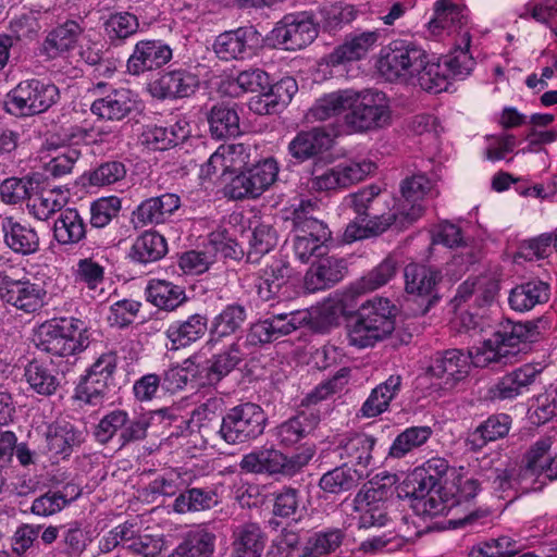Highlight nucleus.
<instances>
[{"instance_id":"nucleus-20","label":"nucleus","mask_w":557,"mask_h":557,"mask_svg":"<svg viewBox=\"0 0 557 557\" xmlns=\"http://www.w3.org/2000/svg\"><path fill=\"white\" fill-rule=\"evenodd\" d=\"M199 86L197 75L186 69L163 72L148 85L150 95L159 100L187 98L195 94Z\"/></svg>"},{"instance_id":"nucleus-1","label":"nucleus","mask_w":557,"mask_h":557,"mask_svg":"<svg viewBox=\"0 0 557 557\" xmlns=\"http://www.w3.org/2000/svg\"><path fill=\"white\" fill-rule=\"evenodd\" d=\"M432 182L422 173L407 176L400 183V197L384 199L387 212L376 214L366 226L356 222L348 224L344 237L355 242L372 236H379L395 226L405 230L418 221L424 212L422 201L432 189Z\"/></svg>"},{"instance_id":"nucleus-29","label":"nucleus","mask_w":557,"mask_h":557,"mask_svg":"<svg viewBox=\"0 0 557 557\" xmlns=\"http://www.w3.org/2000/svg\"><path fill=\"white\" fill-rule=\"evenodd\" d=\"M298 86L295 78L283 77L277 83L268 87L267 91L250 101V109L258 114H273L287 106L297 92Z\"/></svg>"},{"instance_id":"nucleus-9","label":"nucleus","mask_w":557,"mask_h":557,"mask_svg":"<svg viewBox=\"0 0 557 557\" xmlns=\"http://www.w3.org/2000/svg\"><path fill=\"white\" fill-rule=\"evenodd\" d=\"M46 289L25 275L18 276L13 267L0 271V299L25 313H35L46 304Z\"/></svg>"},{"instance_id":"nucleus-32","label":"nucleus","mask_w":557,"mask_h":557,"mask_svg":"<svg viewBox=\"0 0 557 557\" xmlns=\"http://www.w3.org/2000/svg\"><path fill=\"white\" fill-rule=\"evenodd\" d=\"M549 296V284L533 278L515 286L509 293L508 302L515 311L524 312L547 302Z\"/></svg>"},{"instance_id":"nucleus-28","label":"nucleus","mask_w":557,"mask_h":557,"mask_svg":"<svg viewBox=\"0 0 557 557\" xmlns=\"http://www.w3.org/2000/svg\"><path fill=\"white\" fill-rule=\"evenodd\" d=\"M181 207V198L176 194L165 193L144 200L134 211L141 226L162 224L169 221Z\"/></svg>"},{"instance_id":"nucleus-41","label":"nucleus","mask_w":557,"mask_h":557,"mask_svg":"<svg viewBox=\"0 0 557 557\" xmlns=\"http://www.w3.org/2000/svg\"><path fill=\"white\" fill-rule=\"evenodd\" d=\"M332 138L323 129L313 128L298 134L289 144L290 154L300 160L312 158L331 147Z\"/></svg>"},{"instance_id":"nucleus-4","label":"nucleus","mask_w":557,"mask_h":557,"mask_svg":"<svg viewBox=\"0 0 557 557\" xmlns=\"http://www.w3.org/2000/svg\"><path fill=\"white\" fill-rule=\"evenodd\" d=\"M60 100V90L51 82L32 78L20 82L8 95L7 111L17 116H34L48 111Z\"/></svg>"},{"instance_id":"nucleus-11","label":"nucleus","mask_w":557,"mask_h":557,"mask_svg":"<svg viewBox=\"0 0 557 557\" xmlns=\"http://www.w3.org/2000/svg\"><path fill=\"white\" fill-rule=\"evenodd\" d=\"M405 290L419 301V314H426L440 299L438 285L442 270L423 263H409L404 269Z\"/></svg>"},{"instance_id":"nucleus-15","label":"nucleus","mask_w":557,"mask_h":557,"mask_svg":"<svg viewBox=\"0 0 557 557\" xmlns=\"http://www.w3.org/2000/svg\"><path fill=\"white\" fill-rule=\"evenodd\" d=\"M380 39L381 32L379 29L347 34L342 44L320 59L319 65L337 67L360 61L377 46Z\"/></svg>"},{"instance_id":"nucleus-50","label":"nucleus","mask_w":557,"mask_h":557,"mask_svg":"<svg viewBox=\"0 0 557 557\" xmlns=\"http://www.w3.org/2000/svg\"><path fill=\"white\" fill-rule=\"evenodd\" d=\"M433 10L434 16L428 23L432 35H440L445 29L450 30L462 26L465 17L462 9L451 0H437Z\"/></svg>"},{"instance_id":"nucleus-45","label":"nucleus","mask_w":557,"mask_h":557,"mask_svg":"<svg viewBox=\"0 0 557 557\" xmlns=\"http://www.w3.org/2000/svg\"><path fill=\"white\" fill-rule=\"evenodd\" d=\"M355 91L345 89L325 94L311 107L309 113L317 121H325L350 110Z\"/></svg>"},{"instance_id":"nucleus-58","label":"nucleus","mask_w":557,"mask_h":557,"mask_svg":"<svg viewBox=\"0 0 557 557\" xmlns=\"http://www.w3.org/2000/svg\"><path fill=\"white\" fill-rule=\"evenodd\" d=\"M510 429V418L507 414H493L482 422L471 434V443L476 447L487 442L506 436Z\"/></svg>"},{"instance_id":"nucleus-6","label":"nucleus","mask_w":557,"mask_h":557,"mask_svg":"<svg viewBox=\"0 0 557 557\" xmlns=\"http://www.w3.org/2000/svg\"><path fill=\"white\" fill-rule=\"evenodd\" d=\"M312 457V449L286 456L273 446H262L244 455L239 467L247 473L292 476L306 467Z\"/></svg>"},{"instance_id":"nucleus-35","label":"nucleus","mask_w":557,"mask_h":557,"mask_svg":"<svg viewBox=\"0 0 557 557\" xmlns=\"http://www.w3.org/2000/svg\"><path fill=\"white\" fill-rule=\"evenodd\" d=\"M403 384L399 374L389 375L384 382L374 387L362 404L360 413L366 418H375L385 412L391 401L398 395Z\"/></svg>"},{"instance_id":"nucleus-64","label":"nucleus","mask_w":557,"mask_h":557,"mask_svg":"<svg viewBox=\"0 0 557 557\" xmlns=\"http://www.w3.org/2000/svg\"><path fill=\"white\" fill-rule=\"evenodd\" d=\"M301 495L298 488L283 486L273 493V515L280 518H293L299 510Z\"/></svg>"},{"instance_id":"nucleus-39","label":"nucleus","mask_w":557,"mask_h":557,"mask_svg":"<svg viewBox=\"0 0 557 557\" xmlns=\"http://www.w3.org/2000/svg\"><path fill=\"white\" fill-rule=\"evenodd\" d=\"M147 300L159 309L173 311L187 300L185 289L172 282L152 280L146 288Z\"/></svg>"},{"instance_id":"nucleus-51","label":"nucleus","mask_w":557,"mask_h":557,"mask_svg":"<svg viewBox=\"0 0 557 557\" xmlns=\"http://www.w3.org/2000/svg\"><path fill=\"white\" fill-rule=\"evenodd\" d=\"M437 486L435 479L428 474V471L416 468L397 487V493L400 498H407L411 504L434 493Z\"/></svg>"},{"instance_id":"nucleus-18","label":"nucleus","mask_w":557,"mask_h":557,"mask_svg":"<svg viewBox=\"0 0 557 557\" xmlns=\"http://www.w3.org/2000/svg\"><path fill=\"white\" fill-rule=\"evenodd\" d=\"M387 490L383 486H370L361 490L355 497V508L359 512L358 528H382L388 522Z\"/></svg>"},{"instance_id":"nucleus-34","label":"nucleus","mask_w":557,"mask_h":557,"mask_svg":"<svg viewBox=\"0 0 557 557\" xmlns=\"http://www.w3.org/2000/svg\"><path fill=\"white\" fill-rule=\"evenodd\" d=\"M87 235L84 218L75 208L63 209L53 224L54 239L63 246L81 244Z\"/></svg>"},{"instance_id":"nucleus-24","label":"nucleus","mask_w":557,"mask_h":557,"mask_svg":"<svg viewBox=\"0 0 557 557\" xmlns=\"http://www.w3.org/2000/svg\"><path fill=\"white\" fill-rule=\"evenodd\" d=\"M208 323L209 319L205 312H195L172 322L165 331L171 349L185 348L201 339L208 331Z\"/></svg>"},{"instance_id":"nucleus-10","label":"nucleus","mask_w":557,"mask_h":557,"mask_svg":"<svg viewBox=\"0 0 557 557\" xmlns=\"http://www.w3.org/2000/svg\"><path fill=\"white\" fill-rule=\"evenodd\" d=\"M391 110L386 95L377 90L355 92V100L345 114L346 125L354 132H367L388 124Z\"/></svg>"},{"instance_id":"nucleus-37","label":"nucleus","mask_w":557,"mask_h":557,"mask_svg":"<svg viewBox=\"0 0 557 557\" xmlns=\"http://www.w3.org/2000/svg\"><path fill=\"white\" fill-rule=\"evenodd\" d=\"M235 557H261L265 546V535L253 522L238 525L233 532Z\"/></svg>"},{"instance_id":"nucleus-22","label":"nucleus","mask_w":557,"mask_h":557,"mask_svg":"<svg viewBox=\"0 0 557 557\" xmlns=\"http://www.w3.org/2000/svg\"><path fill=\"white\" fill-rule=\"evenodd\" d=\"M292 272L288 261L282 257H272L257 273L258 296L264 301L277 298L289 282Z\"/></svg>"},{"instance_id":"nucleus-54","label":"nucleus","mask_w":557,"mask_h":557,"mask_svg":"<svg viewBox=\"0 0 557 557\" xmlns=\"http://www.w3.org/2000/svg\"><path fill=\"white\" fill-rule=\"evenodd\" d=\"M470 42V34L468 32L463 33L461 36V44L463 47L459 46L450 54L444 58L443 65L448 72L447 75H450L454 78L463 79L471 73L475 62L469 52Z\"/></svg>"},{"instance_id":"nucleus-49","label":"nucleus","mask_w":557,"mask_h":557,"mask_svg":"<svg viewBox=\"0 0 557 557\" xmlns=\"http://www.w3.org/2000/svg\"><path fill=\"white\" fill-rule=\"evenodd\" d=\"M138 17L129 12H116L109 15L103 24L109 42L119 46L139 30Z\"/></svg>"},{"instance_id":"nucleus-33","label":"nucleus","mask_w":557,"mask_h":557,"mask_svg":"<svg viewBox=\"0 0 557 557\" xmlns=\"http://www.w3.org/2000/svg\"><path fill=\"white\" fill-rule=\"evenodd\" d=\"M357 314L385 337L395 329L396 307L387 298L368 300L360 306Z\"/></svg>"},{"instance_id":"nucleus-27","label":"nucleus","mask_w":557,"mask_h":557,"mask_svg":"<svg viewBox=\"0 0 557 557\" xmlns=\"http://www.w3.org/2000/svg\"><path fill=\"white\" fill-rule=\"evenodd\" d=\"M44 435L47 450L63 459L70 457L74 448L78 447L84 441L83 433L64 420L49 423Z\"/></svg>"},{"instance_id":"nucleus-2","label":"nucleus","mask_w":557,"mask_h":557,"mask_svg":"<svg viewBox=\"0 0 557 557\" xmlns=\"http://www.w3.org/2000/svg\"><path fill=\"white\" fill-rule=\"evenodd\" d=\"M549 329L546 318H539L528 322L507 321L502 323L492 338L485 341L482 346L475 348L473 364L484 368L491 363H506L508 357L519 352L521 343L537 341L540 335Z\"/></svg>"},{"instance_id":"nucleus-55","label":"nucleus","mask_w":557,"mask_h":557,"mask_svg":"<svg viewBox=\"0 0 557 557\" xmlns=\"http://www.w3.org/2000/svg\"><path fill=\"white\" fill-rule=\"evenodd\" d=\"M112 380L85 374L75 388V398L90 406H100L109 398Z\"/></svg>"},{"instance_id":"nucleus-8","label":"nucleus","mask_w":557,"mask_h":557,"mask_svg":"<svg viewBox=\"0 0 557 557\" xmlns=\"http://www.w3.org/2000/svg\"><path fill=\"white\" fill-rule=\"evenodd\" d=\"M150 418L140 414L131 418L128 412L115 409L104 414L94 431L96 441L102 445L116 437L120 448L147 437Z\"/></svg>"},{"instance_id":"nucleus-23","label":"nucleus","mask_w":557,"mask_h":557,"mask_svg":"<svg viewBox=\"0 0 557 557\" xmlns=\"http://www.w3.org/2000/svg\"><path fill=\"white\" fill-rule=\"evenodd\" d=\"M376 438L362 432H350L342 435L336 444L335 451L342 460L348 463L367 469L373 459L372 451Z\"/></svg>"},{"instance_id":"nucleus-40","label":"nucleus","mask_w":557,"mask_h":557,"mask_svg":"<svg viewBox=\"0 0 557 557\" xmlns=\"http://www.w3.org/2000/svg\"><path fill=\"white\" fill-rule=\"evenodd\" d=\"M40 183L38 174L8 177L0 183V200L10 206L28 201L39 189Z\"/></svg>"},{"instance_id":"nucleus-19","label":"nucleus","mask_w":557,"mask_h":557,"mask_svg":"<svg viewBox=\"0 0 557 557\" xmlns=\"http://www.w3.org/2000/svg\"><path fill=\"white\" fill-rule=\"evenodd\" d=\"M544 368L539 363H524L503 375L491 388L493 398L513 399L529 393L535 384L541 383Z\"/></svg>"},{"instance_id":"nucleus-59","label":"nucleus","mask_w":557,"mask_h":557,"mask_svg":"<svg viewBox=\"0 0 557 557\" xmlns=\"http://www.w3.org/2000/svg\"><path fill=\"white\" fill-rule=\"evenodd\" d=\"M430 426H411L406 429L394 440L388 455L393 458H401L413 448L423 445L431 436Z\"/></svg>"},{"instance_id":"nucleus-42","label":"nucleus","mask_w":557,"mask_h":557,"mask_svg":"<svg viewBox=\"0 0 557 557\" xmlns=\"http://www.w3.org/2000/svg\"><path fill=\"white\" fill-rule=\"evenodd\" d=\"M245 355L239 341L232 343L225 350L213 355L208 360L209 366L206 374L208 382L210 384L220 382L244 360Z\"/></svg>"},{"instance_id":"nucleus-31","label":"nucleus","mask_w":557,"mask_h":557,"mask_svg":"<svg viewBox=\"0 0 557 557\" xmlns=\"http://www.w3.org/2000/svg\"><path fill=\"white\" fill-rule=\"evenodd\" d=\"M343 260L326 257L313 263L305 275L304 286L309 293L326 289L344 276Z\"/></svg>"},{"instance_id":"nucleus-16","label":"nucleus","mask_w":557,"mask_h":557,"mask_svg":"<svg viewBox=\"0 0 557 557\" xmlns=\"http://www.w3.org/2000/svg\"><path fill=\"white\" fill-rule=\"evenodd\" d=\"M173 58V49L161 39H143L135 44L126 61V72L140 76L162 69Z\"/></svg>"},{"instance_id":"nucleus-17","label":"nucleus","mask_w":557,"mask_h":557,"mask_svg":"<svg viewBox=\"0 0 557 557\" xmlns=\"http://www.w3.org/2000/svg\"><path fill=\"white\" fill-rule=\"evenodd\" d=\"M260 44V34L253 26H243L216 36L213 51L220 60H246Z\"/></svg>"},{"instance_id":"nucleus-48","label":"nucleus","mask_w":557,"mask_h":557,"mask_svg":"<svg viewBox=\"0 0 557 557\" xmlns=\"http://www.w3.org/2000/svg\"><path fill=\"white\" fill-rule=\"evenodd\" d=\"M218 503L215 490L211 487H190L180 493L174 500L173 509L178 513L201 511L214 507Z\"/></svg>"},{"instance_id":"nucleus-13","label":"nucleus","mask_w":557,"mask_h":557,"mask_svg":"<svg viewBox=\"0 0 557 557\" xmlns=\"http://www.w3.org/2000/svg\"><path fill=\"white\" fill-rule=\"evenodd\" d=\"M376 169L375 163L369 160L345 161L332 168L319 171L314 169L310 181L311 189L315 191H329L337 188H346L364 180Z\"/></svg>"},{"instance_id":"nucleus-62","label":"nucleus","mask_w":557,"mask_h":557,"mask_svg":"<svg viewBox=\"0 0 557 557\" xmlns=\"http://www.w3.org/2000/svg\"><path fill=\"white\" fill-rule=\"evenodd\" d=\"M347 338L350 346L367 348L382 341L385 336L356 314V319L347 325Z\"/></svg>"},{"instance_id":"nucleus-5","label":"nucleus","mask_w":557,"mask_h":557,"mask_svg":"<svg viewBox=\"0 0 557 557\" xmlns=\"http://www.w3.org/2000/svg\"><path fill=\"white\" fill-rule=\"evenodd\" d=\"M425 50L413 41L396 39L384 46L379 53L376 67L389 82L413 79L425 59Z\"/></svg>"},{"instance_id":"nucleus-52","label":"nucleus","mask_w":557,"mask_h":557,"mask_svg":"<svg viewBox=\"0 0 557 557\" xmlns=\"http://www.w3.org/2000/svg\"><path fill=\"white\" fill-rule=\"evenodd\" d=\"M246 318L247 312L245 306L240 304H230L213 318L210 333L216 338L230 336L242 327Z\"/></svg>"},{"instance_id":"nucleus-25","label":"nucleus","mask_w":557,"mask_h":557,"mask_svg":"<svg viewBox=\"0 0 557 557\" xmlns=\"http://www.w3.org/2000/svg\"><path fill=\"white\" fill-rule=\"evenodd\" d=\"M136 104L135 94L127 88H120L97 98L90 111L101 120L122 121L136 109Z\"/></svg>"},{"instance_id":"nucleus-63","label":"nucleus","mask_w":557,"mask_h":557,"mask_svg":"<svg viewBox=\"0 0 557 557\" xmlns=\"http://www.w3.org/2000/svg\"><path fill=\"white\" fill-rule=\"evenodd\" d=\"M26 207L28 213L39 221H47L54 213L63 210L62 202L51 190L47 193H39L37 190L36 194L29 198Z\"/></svg>"},{"instance_id":"nucleus-46","label":"nucleus","mask_w":557,"mask_h":557,"mask_svg":"<svg viewBox=\"0 0 557 557\" xmlns=\"http://www.w3.org/2000/svg\"><path fill=\"white\" fill-rule=\"evenodd\" d=\"M211 136L215 139L236 137L240 134L239 116L234 108L213 106L208 114Z\"/></svg>"},{"instance_id":"nucleus-36","label":"nucleus","mask_w":557,"mask_h":557,"mask_svg":"<svg viewBox=\"0 0 557 557\" xmlns=\"http://www.w3.org/2000/svg\"><path fill=\"white\" fill-rule=\"evenodd\" d=\"M168 253V243L163 235L156 231H145L134 240L129 258L140 264L161 260Z\"/></svg>"},{"instance_id":"nucleus-14","label":"nucleus","mask_w":557,"mask_h":557,"mask_svg":"<svg viewBox=\"0 0 557 557\" xmlns=\"http://www.w3.org/2000/svg\"><path fill=\"white\" fill-rule=\"evenodd\" d=\"M468 355L460 349H447L437 351L431 358L426 374L442 380L441 386L444 389L454 388L460 381L465 380L470 371V363H473V355Z\"/></svg>"},{"instance_id":"nucleus-3","label":"nucleus","mask_w":557,"mask_h":557,"mask_svg":"<svg viewBox=\"0 0 557 557\" xmlns=\"http://www.w3.org/2000/svg\"><path fill=\"white\" fill-rule=\"evenodd\" d=\"M32 343L54 357H70L89 346L88 330L77 318L51 319L33 329Z\"/></svg>"},{"instance_id":"nucleus-47","label":"nucleus","mask_w":557,"mask_h":557,"mask_svg":"<svg viewBox=\"0 0 557 557\" xmlns=\"http://www.w3.org/2000/svg\"><path fill=\"white\" fill-rule=\"evenodd\" d=\"M247 239V262L257 263L263 255L274 249L278 242V235L271 224L260 222L249 232Z\"/></svg>"},{"instance_id":"nucleus-56","label":"nucleus","mask_w":557,"mask_h":557,"mask_svg":"<svg viewBox=\"0 0 557 557\" xmlns=\"http://www.w3.org/2000/svg\"><path fill=\"white\" fill-rule=\"evenodd\" d=\"M413 78L423 90L429 92L438 94L448 87V75L442 70V63L432 61L426 52L422 69H419Z\"/></svg>"},{"instance_id":"nucleus-21","label":"nucleus","mask_w":557,"mask_h":557,"mask_svg":"<svg viewBox=\"0 0 557 557\" xmlns=\"http://www.w3.org/2000/svg\"><path fill=\"white\" fill-rule=\"evenodd\" d=\"M317 210L315 201L311 199L300 200L292 210L290 215L286 218V221H290L294 234L309 237V239L312 238L319 243H329L332 239V232L326 223L313 215Z\"/></svg>"},{"instance_id":"nucleus-38","label":"nucleus","mask_w":557,"mask_h":557,"mask_svg":"<svg viewBox=\"0 0 557 557\" xmlns=\"http://www.w3.org/2000/svg\"><path fill=\"white\" fill-rule=\"evenodd\" d=\"M486 481L496 492L512 490L525 494L542 490V485H535L528 475H522V468L492 469L486 475Z\"/></svg>"},{"instance_id":"nucleus-44","label":"nucleus","mask_w":557,"mask_h":557,"mask_svg":"<svg viewBox=\"0 0 557 557\" xmlns=\"http://www.w3.org/2000/svg\"><path fill=\"white\" fill-rule=\"evenodd\" d=\"M364 475L362 470L342 465L325 472L319 480V486L325 493L339 494L357 487Z\"/></svg>"},{"instance_id":"nucleus-53","label":"nucleus","mask_w":557,"mask_h":557,"mask_svg":"<svg viewBox=\"0 0 557 557\" xmlns=\"http://www.w3.org/2000/svg\"><path fill=\"white\" fill-rule=\"evenodd\" d=\"M347 200L357 215L361 218L362 222H364L368 216H371V220H373L376 214L383 213L376 208L380 202L384 203L381 189L377 186L372 185L350 194ZM369 221L370 219L367 222ZM354 222L360 225L359 222L352 221V223ZM349 224H351V222ZM367 224L368 223H366L364 226ZM361 226H363V224H361Z\"/></svg>"},{"instance_id":"nucleus-43","label":"nucleus","mask_w":557,"mask_h":557,"mask_svg":"<svg viewBox=\"0 0 557 557\" xmlns=\"http://www.w3.org/2000/svg\"><path fill=\"white\" fill-rule=\"evenodd\" d=\"M24 377L30 389L41 396L53 395L60 386L53 369L38 359H33L25 366Z\"/></svg>"},{"instance_id":"nucleus-57","label":"nucleus","mask_w":557,"mask_h":557,"mask_svg":"<svg viewBox=\"0 0 557 557\" xmlns=\"http://www.w3.org/2000/svg\"><path fill=\"white\" fill-rule=\"evenodd\" d=\"M215 536L206 531H197L175 548L170 557H210L214 549Z\"/></svg>"},{"instance_id":"nucleus-60","label":"nucleus","mask_w":557,"mask_h":557,"mask_svg":"<svg viewBox=\"0 0 557 557\" xmlns=\"http://www.w3.org/2000/svg\"><path fill=\"white\" fill-rule=\"evenodd\" d=\"M520 552L515 540L503 535L472 546L469 557H515Z\"/></svg>"},{"instance_id":"nucleus-30","label":"nucleus","mask_w":557,"mask_h":557,"mask_svg":"<svg viewBox=\"0 0 557 557\" xmlns=\"http://www.w3.org/2000/svg\"><path fill=\"white\" fill-rule=\"evenodd\" d=\"M1 230L5 245L15 253L28 256L39 249V236L30 225L5 216L1 220Z\"/></svg>"},{"instance_id":"nucleus-12","label":"nucleus","mask_w":557,"mask_h":557,"mask_svg":"<svg viewBox=\"0 0 557 557\" xmlns=\"http://www.w3.org/2000/svg\"><path fill=\"white\" fill-rule=\"evenodd\" d=\"M318 36V28L306 12L286 14L271 30L275 47L297 51L309 46Z\"/></svg>"},{"instance_id":"nucleus-26","label":"nucleus","mask_w":557,"mask_h":557,"mask_svg":"<svg viewBox=\"0 0 557 557\" xmlns=\"http://www.w3.org/2000/svg\"><path fill=\"white\" fill-rule=\"evenodd\" d=\"M320 422L317 410H301L274 429V436L283 447H292L312 433Z\"/></svg>"},{"instance_id":"nucleus-7","label":"nucleus","mask_w":557,"mask_h":557,"mask_svg":"<svg viewBox=\"0 0 557 557\" xmlns=\"http://www.w3.org/2000/svg\"><path fill=\"white\" fill-rule=\"evenodd\" d=\"M265 424L263 409L257 404L245 403L227 410L216 433L227 444H243L262 435Z\"/></svg>"},{"instance_id":"nucleus-61","label":"nucleus","mask_w":557,"mask_h":557,"mask_svg":"<svg viewBox=\"0 0 557 557\" xmlns=\"http://www.w3.org/2000/svg\"><path fill=\"white\" fill-rule=\"evenodd\" d=\"M82 33L83 27L76 21L67 20L48 34L47 47L59 52L69 51L74 47Z\"/></svg>"}]
</instances>
